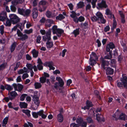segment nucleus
<instances>
[{"instance_id":"1","label":"nucleus","mask_w":127,"mask_h":127,"mask_svg":"<svg viewBox=\"0 0 127 127\" xmlns=\"http://www.w3.org/2000/svg\"><path fill=\"white\" fill-rule=\"evenodd\" d=\"M115 48L113 43L112 42H110L109 44L107 45L106 46V50L107 52H109V53L105 56L103 58L104 59H110L112 58V50L113 48Z\"/></svg>"},{"instance_id":"2","label":"nucleus","mask_w":127,"mask_h":127,"mask_svg":"<svg viewBox=\"0 0 127 127\" xmlns=\"http://www.w3.org/2000/svg\"><path fill=\"white\" fill-rule=\"evenodd\" d=\"M51 29H50L46 33V36L47 37V41L46 43V45L48 48H50L53 46V43L52 42L49 41L51 39Z\"/></svg>"},{"instance_id":"3","label":"nucleus","mask_w":127,"mask_h":127,"mask_svg":"<svg viewBox=\"0 0 127 127\" xmlns=\"http://www.w3.org/2000/svg\"><path fill=\"white\" fill-rule=\"evenodd\" d=\"M96 15L98 23L105 24L106 23V20L104 19L102 13L98 12L96 14Z\"/></svg>"},{"instance_id":"4","label":"nucleus","mask_w":127,"mask_h":127,"mask_svg":"<svg viewBox=\"0 0 127 127\" xmlns=\"http://www.w3.org/2000/svg\"><path fill=\"white\" fill-rule=\"evenodd\" d=\"M9 17L11 21L13 24L17 23L20 21V19L15 14H11Z\"/></svg>"},{"instance_id":"5","label":"nucleus","mask_w":127,"mask_h":127,"mask_svg":"<svg viewBox=\"0 0 127 127\" xmlns=\"http://www.w3.org/2000/svg\"><path fill=\"white\" fill-rule=\"evenodd\" d=\"M17 32L18 36L20 37V40L23 41L28 38V36L25 34H23L19 29L17 30Z\"/></svg>"},{"instance_id":"6","label":"nucleus","mask_w":127,"mask_h":127,"mask_svg":"<svg viewBox=\"0 0 127 127\" xmlns=\"http://www.w3.org/2000/svg\"><path fill=\"white\" fill-rule=\"evenodd\" d=\"M97 5L99 8H107L108 7L105 0H102L101 1L98 2Z\"/></svg>"},{"instance_id":"7","label":"nucleus","mask_w":127,"mask_h":127,"mask_svg":"<svg viewBox=\"0 0 127 127\" xmlns=\"http://www.w3.org/2000/svg\"><path fill=\"white\" fill-rule=\"evenodd\" d=\"M8 95L10 100H12L14 99L18 95L17 93L14 91H12L8 93Z\"/></svg>"},{"instance_id":"8","label":"nucleus","mask_w":127,"mask_h":127,"mask_svg":"<svg viewBox=\"0 0 127 127\" xmlns=\"http://www.w3.org/2000/svg\"><path fill=\"white\" fill-rule=\"evenodd\" d=\"M7 18L6 12H2L0 14V21H4Z\"/></svg>"},{"instance_id":"9","label":"nucleus","mask_w":127,"mask_h":127,"mask_svg":"<svg viewBox=\"0 0 127 127\" xmlns=\"http://www.w3.org/2000/svg\"><path fill=\"white\" fill-rule=\"evenodd\" d=\"M54 24V21L51 19H47L46 20L45 24V26L47 28H49L51 26V24Z\"/></svg>"},{"instance_id":"10","label":"nucleus","mask_w":127,"mask_h":127,"mask_svg":"<svg viewBox=\"0 0 127 127\" xmlns=\"http://www.w3.org/2000/svg\"><path fill=\"white\" fill-rule=\"evenodd\" d=\"M90 64L91 65L93 66L95 64H96V65L95 66V68H99L100 64L97 63L96 64V60L92 59H89Z\"/></svg>"},{"instance_id":"11","label":"nucleus","mask_w":127,"mask_h":127,"mask_svg":"<svg viewBox=\"0 0 127 127\" xmlns=\"http://www.w3.org/2000/svg\"><path fill=\"white\" fill-rule=\"evenodd\" d=\"M96 119L98 122H100L101 121H104V118L103 117L102 115L101 114L97 113L96 114Z\"/></svg>"},{"instance_id":"12","label":"nucleus","mask_w":127,"mask_h":127,"mask_svg":"<svg viewBox=\"0 0 127 127\" xmlns=\"http://www.w3.org/2000/svg\"><path fill=\"white\" fill-rule=\"evenodd\" d=\"M106 73L107 75H112L114 72V69L110 67H107L106 69Z\"/></svg>"},{"instance_id":"13","label":"nucleus","mask_w":127,"mask_h":127,"mask_svg":"<svg viewBox=\"0 0 127 127\" xmlns=\"http://www.w3.org/2000/svg\"><path fill=\"white\" fill-rule=\"evenodd\" d=\"M33 97V101L35 104L37 106H39V104L40 102L39 100V98L37 95H34Z\"/></svg>"},{"instance_id":"14","label":"nucleus","mask_w":127,"mask_h":127,"mask_svg":"<svg viewBox=\"0 0 127 127\" xmlns=\"http://www.w3.org/2000/svg\"><path fill=\"white\" fill-rule=\"evenodd\" d=\"M101 62L102 63V66H108L109 64V62L105 60V59L101 57L100 58Z\"/></svg>"},{"instance_id":"15","label":"nucleus","mask_w":127,"mask_h":127,"mask_svg":"<svg viewBox=\"0 0 127 127\" xmlns=\"http://www.w3.org/2000/svg\"><path fill=\"white\" fill-rule=\"evenodd\" d=\"M98 57L95 53L92 52L91 54L90 55V59L96 60L98 59Z\"/></svg>"},{"instance_id":"16","label":"nucleus","mask_w":127,"mask_h":127,"mask_svg":"<svg viewBox=\"0 0 127 127\" xmlns=\"http://www.w3.org/2000/svg\"><path fill=\"white\" fill-rule=\"evenodd\" d=\"M56 80L59 82V86L61 87H62L64 84V82L63 80L60 77H57Z\"/></svg>"},{"instance_id":"17","label":"nucleus","mask_w":127,"mask_h":127,"mask_svg":"<svg viewBox=\"0 0 127 127\" xmlns=\"http://www.w3.org/2000/svg\"><path fill=\"white\" fill-rule=\"evenodd\" d=\"M119 13L121 17V22L124 24L125 22V16L123 13V12L121 11H119Z\"/></svg>"},{"instance_id":"18","label":"nucleus","mask_w":127,"mask_h":127,"mask_svg":"<svg viewBox=\"0 0 127 127\" xmlns=\"http://www.w3.org/2000/svg\"><path fill=\"white\" fill-rule=\"evenodd\" d=\"M38 15V10L37 8H34L33 10L32 17L33 19L36 18Z\"/></svg>"},{"instance_id":"19","label":"nucleus","mask_w":127,"mask_h":127,"mask_svg":"<svg viewBox=\"0 0 127 127\" xmlns=\"http://www.w3.org/2000/svg\"><path fill=\"white\" fill-rule=\"evenodd\" d=\"M21 0H16L14 1H12L11 2L12 4L13 5V7H12V5L11 6L10 8H16L15 6L18 3H21Z\"/></svg>"},{"instance_id":"20","label":"nucleus","mask_w":127,"mask_h":127,"mask_svg":"<svg viewBox=\"0 0 127 127\" xmlns=\"http://www.w3.org/2000/svg\"><path fill=\"white\" fill-rule=\"evenodd\" d=\"M33 57L34 58H37L38 55V52L36 51L35 49H33L32 51Z\"/></svg>"},{"instance_id":"21","label":"nucleus","mask_w":127,"mask_h":127,"mask_svg":"<svg viewBox=\"0 0 127 127\" xmlns=\"http://www.w3.org/2000/svg\"><path fill=\"white\" fill-rule=\"evenodd\" d=\"M57 119L58 121L60 122H62L63 121V115L61 114L60 113L57 116Z\"/></svg>"},{"instance_id":"22","label":"nucleus","mask_w":127,"mask_h":127,"mask_svg":"<svg viewBox=\"0 0 127 127\" xmlns=\"http://www.w3.org/2000/svg\"><path fill=\"white\" fill-rule=\"evenodd\" d=\"M64 32V31L60 29H58L56 31V33L57 36L59 37H60L62 35V33Z\"/></svg>"},{"instance_id":"23","label":"nucleus","mask_w":127,"mask_h":127,"mask_svg":"<svg viewBox=\"0 0 127 127\" xmlns=\"http://www.w3.org/2000/svg\"><path fill=\"white\" fill-rule=\"evenodd\" d=\"M17 45V43L15 42H14L12 44L10 48L11 52H12L14 51L16 46Z\"/></svg>"},{"instance_id":"24","label":"nucleus","mask_w":127,"mask_h":127,"mask_svg":"<svg viewBox=\"0 0 127 127\" xmlns=\"http://www.w3.org/2000/svg\"><path fill=\"white\" fill-rule=\"evenodd\" d=\"M22 112L24 113H25L28 116V117H29L31 116V114L30 113L31 111L28 109H23Z\"/></svg>"},{"instance_id":"25","label":"nucleus","mask_w":127,"mask_h":127,"mask_svg":"<svg viewBox=\"0 0 127 127\" xmlns=\"http://www.w3.org/2000/svg\"><path fill=\"white\" fill-rule=\"evenodd\" d=\"M76 122L80 125H81L82 127V124L84 122H86L83 121V119L81 118H79L77 119L76 120Z\"/></svg>"},{"instance_id":"26","label":"nucleus","mask_w":127,"mask_h":127,"mask_svg":"<svg viewBox=\"0 0 127 127\" xmlns=\"http://www.w3.org/2000/svg\"><path fill=\"white\" fill-rule=\"evenodd\" d=\"M19 106L21 108H27L28 104L25 102H20Z\"/></svg>"},{"instance_id":"27","label":"nucleus","mask_w":127,"mask_h":127,"mask_svg":"<svg viewBox=\"0 0 127 127\" xmlns=\"http://www.w3.org/2000/svg\"><path fill=\"white\" fill-rule=\"evenodd\" d=\"M41 111H40L37 113L35 112H32V115L33 117L35 118H37L38 117V115L39 116L41 115Z\"/></svg>"},{"instance_id":"28","label":"nucleus","mask_w":127,"mask_h":127,"mask_svg":"<svg viewBox=\"0 0 127 127\" xmlns=\"http://www.w3.org/2000/svg\"><path fill=\"white\" fill-rule=\"evenodd\" d=\"M46 15V16L49 18H53V17L52 12L49 11H47Z\"/></svg>"},{"instance_id":"29","label":"nucleus","mask_w":127,"mask_h":127,"mask_svg":"<svg viewBox=\"0 0 127 127\" xmlns=\"http://www.w3.org/2000/svg\"><path fill=\"white\" fill-rule=\"evenodd\" d=\"M7 18L6 19V23H4V24L6 26L10 27L11 25V22H12L10 20H9L8 18Z\"/></svg>"},{"instance_id":"30","label":"nucleus","mask_w":127,"mask_h":127,"mask_svg":"<svg viewBox=\"0 0 127 127\" xmlns=\"http://www.w3.org/2000/svg\"><path fill=\"white\" fill-rule=\"evenodd\" d=\"M5 88L6 89L9 91H11L13 89L12 86L8 84L5 85Z\"/></svg>"},{"instance_id":"31","label":"nucleus","mask_w":127,"mask_h":127,"mask_svg":"<svg viewBox=\"0 0 127 127\" xmlns=\"http://www.w3.org/2000/svg\"><path fill=\"white\" fill-rule=\"evenodd\" d=\"M31 10L30 9H27L26 10H25V12L24 14V16H29L31 12Z\"/></svg>"},{"instance_id":"32","label":"nucleus","mask_w":127,"mask_h":127,"mask_svg":"<svg viewBox=\"0 0 127 127\" xmlns=\"http://www.w3.org/2000/svg\"><path fill=\"white\" fill-rule=\"evenodd\" d=\"M25 10L24 8H18V13L20 14L24 15L25 12Z\"/></svg>"},{"instance_id":"33","label":"nucleus","mask_w":127,"mask_h":127,"mask_svg":"<svg viewBox=\"0 0 127 127\" xmlns=\"http://www.w3.org/2000/svg\"><path fill=\"white\" fill-rule=\"evenodd\" d=\"M78 8H82L84 6V3L83 1H80L77 4Z\"/></svg>"},{"instance_id":"34","label":"nucleus","mask_w":127,"mask_h":127,"mask_svg":"<svg viewBox=\"0 0 127 127\" xmlns=\"http://www.w3.org/2000/svg\"><path fill=\"white\" fill-rule=\"evenodd\" d=\"M65 17L62 14H59L58 16L56 17L57 20H61L64 18Z\"/></svg>"},{"instance_id":"35","label":"nucleus","mask_w":127,"mask_h":127,"mask_svg":"<svg viewBox=\"0 0 127 127\" xmlns=\"http://www.w3.org/2000/svg\"><path fill=\"white\" fill-rule=\"evenodd\" d=\"M113 23L112 27H113V28H115L117 25L115 19V18L114 15H113Z\"/></svg>"},{"instance_id":"36","label":"nucleus","mask_w":127,"mask_h":127,"mask_svg":"<svg viewBox=\"0 0 127 127\" xmlns=\"http://www.w3.org/2000/svg\"><path fill=\"white\" fill-rule=\"evenodd\" d=\"M86 105L88 106V107L89 108L92 107L93 106V104H92L91 101L90 100H87L86 101Z\"/></svg>"},{"instance_id":"37","label":"nucleus","mask_w":127,"mask_h":127,"mask_svg":"<svg viewBox=\"0 0 127 127\" xmlns=\"http://www.w3.org/2000/svg\"><path fill=\"white\" fill-rule=\"evenodd\" d=\"M79 28L76 29L74 30L72 32L74 34L75 37H76V36L79 34Z\"/></svg>"},{"instance_id":"38","label":"nucleus","mask_w":127,"mask_h":127,"mask_svg":"<svg viewBox=\"0 0 127 127\" xmlns=\"http://www.w3.org/2000/svg\"><path fill=\"white\" fill-rule=\"evenodd\" d=\"M87 122L89 123H93L94 122L92 119L90 117H88L86 119Z\"/></svg>"},{"instance_id":"39","label":"nucleus","mask_w":127,"mask_h":127,"mask_svg":"<svg viewBox=\"0 0 127 127\" xmlns=\"http://www.w3.org/2000/svg\"><path fill=\"white\" fill-rule=\"evenodd\" d=\"M23 54L24 52L23 51H21L20 52L18 56V60H20L22 58Z\"/></svg>"},{"instance_id":"40","label":"nucleus","mask_w":127,"mask_h":127,"mask_svg":"<svg viewBox=\"0 0 127 127\" xmlns=\"http://www.w3.org/2000/svg\"><path fill=\"white\" fill-rule=\"evenodd\" d=\"M53 32V34H55L56 33V31L58 29H57V27L56 25H54L52 28Z\"/></svg>"},{"instance_id":"41","label":"nucleus","mask_w":127,"mask_h":127,"mask_svg":"<svg viewBox=\"0 0 127 127\" xmlns=\"http://www.w3.org/2000/svg\"><path fill=\"white\" fill-rule=\"evenodd\" d=\"M34 85L36 89L40 88L41 87V85L40 83L35 82L34 84Z\"/></svg>"},{"instance_id":"42","label":"nucleus","mask_w":127,"mask_h":127,"mask_svg":"<svg viewBox=\"0 0 127 127\" xmlns=\"http://www.w3.org/2000/svg\"><path fill=\"white\" fill-rule=\"evenodd\" d=\"M18 91L21 92L23 88V86L22 85L19 84H18Z\"/></svg>"},{"instance_id":"43","label":"nucleus","mask_w":127,"mask_h":127,"mask_svg":"<svg viewBox=\"0 0 127 127\" xmlns=\"http://www.w3.org/2000/svg\"><path fill=\"white\" fill-rule=\"evenodd\" d=\"M119 119L122 120H125V115L123 113H122L120 115L119 118Z\"/></svg>"},{"instance_id":"44","label":"nucleus","mask_w":127,"mask_h":127,"mask_svg":"<svg viewBox=\"0 0 127 127\" xmlns=\"http://www.w3.org/2000/svg\"><path fill=\"white\" fill-rule=\"evenodd\" d=\"M94 93L95 95H96V97L98 98L99 99H101V98L99 95V93L97 90H95L94 91Z\"/></svg>"},{"instance_id":"45","label":"nucleus","mask_w":127,"mask_h":127,"mask_svg":"<svg viewBox=\"0 0 127 127\" xmlns=\"http://www.w3.org/2000/svg\"><path fill=\"white\" fill-rule=\"evenodd\" d=\"M116 63V60L114 59H112L111 60V61L110 63V64L111 65V66L113 67L115 66V64Z\"/></svg>"},{"instance_id":"46","label":"nucleus","mask_w":127,"mask_h":127,"mask_svg":"<svg viewBox=\"0 0 127 127\" xmlns=\"http://www.w3.org/2000/svg\"><path fill=\"white\" fill-rule=\"evenodd\" d=\"M40 81L42 83H44L46 82V78L44 77H41L40 79Z\"/></svg>"},{"instance_id":"47","label":"nucleus","mask_w":127,"mask_h":127,"mask_svg":"<svg viewBox=\"0 0 127 127\" xmlns=\"http://www.w3.org/2000/svg\"><path fill=\"white\" fill-rule=\"evenodd\" d=\"M33 65L29 64H27L26 65V66L30 70H32Z\"/></svg>"},{"instance_id":"48","label":"nucleus","mask_w":127,"mask_h":127,"mask_svg":"<svg viewBox=\"0 0 127 127\" xmlns=\"http://www.w3.org/2000/svg\"><path fill=\"white\" fill-rule=\"evenodd\" d=\"M6 64L3 63L0 65V70H3L4 69L6 66Z\"/></svg>"},{"instance_id":"49","label":"nucleus","mask_w":127,"mask_h":127,"mask_svg":"<svg viewBox=\"0 0 127 127\" xmlns=\"http://www.w3.org/2000/svg\"><path fill=\"white\" fill-rule=\"evenodd\" d=\"M27 95L25 94H24L21 95L20 97V100L23 101L24 100L25 97Z\"/></svg>"},{"instance_id":"50","label":"nucleus","mask_w":127,"mask_h":127,"mask_svg":"<svg viewBox=\"0 0 127 127\" xmlns=\"http://www.w3.org/2000/svg\"><path fill=\"white\" fill-rule=\"evenodd\" d=\"M55 85L54 86H52V87L53 89H54V87L56 89H58V87L59 86V83L58 82H56L54 84Z\"/></svg>"},{"instance_id":"51","label":"nucleus","mask_w":127,"mask_h":127,"mask_svg":"<svg viewBox=\"0 0 127 127\" xmlns=\"http://www.w3.org/2000/svg\"><path fill=\"white\" fill-rule=\"evenodd\" d=\"M4 27L3 25L0 26V33L1 35H3L4 32Z\"/></svg>"},{"instance_id":"52","label":"nucleus","mask_w":127,"mask_h":127,"mask_svg":"<svg viewBox=\"0 0 127 127\" xmlns=\"http://www.w3.org/2000/svg\"><path fill=\"white\" fill-rule=\"evenodd\" d=\"M40 111H41L40 112H41V115H39V116H41V117L43 119H45L47 117L46 115H45L43 114L44 112H43V110H40Z\"/></svg>"},{"instance_id":"53","label":"nucleus","mask_w":127,"mask_h":127,"mask_svg":"<svg viewBox=\"0 0 127 127\" xmlns=\"http://www.w3.org/2000/svg\"><path fill=\"white\" fill-rule=\"evenodd\" d=\"M47 2L43 0H41L39 3V4L40 5H45L46 4Z\"/></svg>"},{"instance_id":"54","label":"nucleus","mask_w":127,"mask_h":127,"mask_svg":"<svg viewBox=\"0 0 127 127\" xmlns=\"http://www.w3.org/2000/svg\"><path fill=\"white\" fill-rule=\"evenodd\" d=\"M121 80L122 81L127 82V76H123V78H121Z\"/></svg>"},{"instance_id":"55","label":"nucleus","mask_w":127,"mask_h":127,"mask_svg":"<svg viewBox=\"0 0 127 127\" xmlns=\"http://www.w3.org/2000/svg\"><path fill=\"white\" fill-rule=\"evenodd\" d=\"M41 39V37L38 35L37 37L36 40V42L37 43H40L41 42L40 40Z\"/></svg>"},{"instance_id":"56","label":"nucleus","mask_w":127,"mask_h":127,"mask_svg":"<svg viewBox=\"0 0 127 127\" xmlns=\"http://www.w3.org/2000/svg\"><path fill=\"white\" fill-rule=\"evenodd\" d=\"M32 29H31L29 30H25L24 32L28 34H29L32 33Z\"/></svg>"},{"instance_id":"57","label":"nucleus","mask_w":127,"mask_h":127,"mask_svg":"<svg viewBox=\"0 0 127 127\" xmlns=\"http://www.w3.org/2000/svg\"><path fill=\"white\" fill-rule=\"evenodd\" d=\"M118 61L120 63L123 59V57L122 56L120 55L118 56Z\"/></svg>"},{"instance_id":"58","label":"nucleus","mask_w":127,"mask_h":127,"mask_svg":"<svg viewBox=\"0 0 127 127\" xmlns=\"http://www.w3.org/2000/svg\"><path fill=\"white\" fill-rule=\"evenodd\" d=\"M91 20L93 22H95L97 21H98V20L97 19V18H96V16H92L91 17Z\"/></svg>"},{"instance_id":"59","label":"nucleus","mask_w":127,"mask_h":127,"mask_svg":"<svg viewBox=\"0 0 127 127\" xmlns=\"http://www.w3.org/2000/svg\"><path fill=\"white\" fill-rule=\"evenodd\" d=\"M72 14L70 15V17L72 18L76 17V14L74 11H72L71 12Z\"/></svg>"},{"instance_id":"60","label":"nucleus","mask_w":127,"mask_h":127,"mask_svg":"<svg viewBox=\"0 0 127 127\" xmlns=\"http://www.w3.org/2000/svg\"><path fill=\"white\" fill-rule=\"evenodd\" d=\"M28 77V74L27 73H24L23 74L22 77L23 79H25L26 78H27Z\"/></svg>"},{"instance_id":"61","label":"nucleus","mask_w":127,"mask_h":127,"mask_svg":"<svg viewBox=\"0 0 127 127\" xmlns=\"http://www.w3.org/2000/svg\"><path fill=\"white\" fill-rule=\"evenodd\" d=\"M13 87L15 90V91H18V89H17V87H18V84L17 85L15 83H14L12 85Z\"/></svg>"},{"instance_id":"62","label":"nucleus","mask_w":127,"mask_h":127,"mask_svg":"<svg viewBox=\"0 0 127 127\" xmlns=\"http://www.w3.org/2000/svg\"><path fill=\"white\" fill-rule=\"evenodd\" d=\"M42 64H38L37 65V66L38 70H41L43 69V66L42 65Z\"/></svg>"},{"instance_id":"63","label":"nucleus","mask_w":127,"mask_h":127,"mask_svg":"<svg viewBox=\"0 0 127 127\" xmlns=\"http://www.w3.org/2000/svg\"><path fill=\"white\" fill-rule=\"evenodd\" d=\"M78 21L80 22H82L84 20L85 18L84 17L82 16H80L78 18Z\"/></svg>"},{"instance_id":"64","label":"nucleus","mask_w":127,"mask_h":127,"mask_svg":"<svg viewBox=\"0 0 127 127\" xmlns=\"http://www.w3.org/2000/svg\"><path fill=\"white\" fill-rule=\"evenodd\" d=\"M22 24L21 23H19L18 24H17L16 26L17 28H18L20 29L21 31H22L23 30V29L22 28Z\"/></svg>"}]
</instances>
